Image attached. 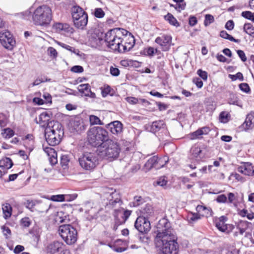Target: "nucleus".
<instances>
[{"label":"nucleus","instance_id":"f257e3e1","mask_svg":"<svg viewBox=\"0 0 254 254\" xmlns=\"http://www.w3.org/2000/svg\"><path fill=\"white\" fill-rule=\"evenodd\" d=\"M157 234L155 242L158 247L162 246L163 254H177L178 245L173 234L170 224L165 218L159 220L157 225Z\"/></svg>","mask_w":254,"mask_h":254},{"label":"nucleus","instance_id":"f03ea898","mask_svg":"<svg viewBox=\"0 0 254 254\" xmlns=\"http://www.w3.org/2000/svg\"><path fill=\"white\" fill-rule=\"evenodd\" d=\"M128 32L121 28H114L109 30L105 35L106 44L112 50L120 53L127 51L123 42Z\"/></svg>","mask_w":254,"mask_h":254},{"label":"nucleus","instance_id":"7ed1b4c3","mask_svg":"<svg viewBox=\"0 0 254 254\" xmlns=\"http://www.w3.org/2000/svg\"><path fill=\"white\" fill-rule=\"evenodd\" d=\"M98 154L103 158L114 159L118 157L121 148L117 141L108 139L103 142L98 148Z\"/></svg>","mask_w":254,"mask_h":254},{"label":"nucleus","instance_id":"20e7f679","mask_svg":"<svg viewBox=\"0 0 254 254\" xmlns=\"http://www.w3.org/2000/svg\"><path fill=\"white\" fill-rule=\"evenodd\" d=\"M52 17V10L46 5L38 6L33 12L32 16L34 24L43 26L49 25Z\"/></svg>","mask_w":254,"mask_h":254},{"label":"nucleus","instance_id":"39448f33","mask_svg":"<svg viewBox=\"0 0 254 254\" xmlns=\"http://www.w3.org/2000/svg\"><path fill=\"white\" fill-rule=\"evenodd\" d=\"M108 132L100 127H95L89 132L88 138L89 143L93 146L99 148L103 142L108 140Z\"/></svg>","mask_w":254,"mask_h":254},{"label":"nucleus","instance_id":"423d86ee","mask_svg":"<svg viewBox=\"0 0 254 254\" xmlns=\"http://www.w3.org/2000/svg\"><path fill=\"white\" fill-rule=\"evenodd\" d=\"M71 15L74 26L80 29H84L88 22L87 14L79 6L71 8Z\"/></svg>","mask_w":254,"mask_h":254},{"label":"nucleus","instance_id":"0eeeda50","mask_svg":"<svg viewBox=\"0 0 254 254\" xmlns=\"http://www.w3.org/2000/svg\"><path fill=\"white\" fill-rule=\"evenodd\" d=\"M59 232L64 242L67 245H72L77 240V232L71 225H63L59 227Z\"/></svg>","mask_w":254,"mask_h":254},{"label":"nucleus","instance_id":"6e6552de","mask_svg":"<svg viewBox=\"0 0 254 254\" xmlns=\"http://www.w3.org/2000/svg\"><path fill=\"white\" fill-rule=\"evenodd\" d=\"M81 167L85 170H93L98 164V158L94 153L85 152L79 158Z\"/></svg>","mask_w":254,"mask_h":254},{"label":"nucleus","instance_id":"1a4fd4ad","mask_svg":"<svg viewBox=\"0 0 254 254\" xmlns=\"http://www.w3.org/2000/svg\"><path fill=\"white\" fill-rule=\"evenodd\" d=\"M0 43L6 49L11 51L16 45V41L13 35L7 30L0 32Z\"/></svg>","mask_w":254,"mask_h":254},{"label":"nucleus","instance_id":"9d476101","mask_svg":"<svg viewBox=\"0 0 254 254\" xmlns=\"http://www.w3.org/2000/svg\"><path fill=\"white\" fill-rule=\"evenodd\" d=\"M227 218L222 216L216 218L215 220V225L217 229L224 233L229 234L232 231L234 226L232 224H226Z\"/></svg>","mask_w":254,"mask_h":254},{"label":"nucleus","instance_id":"9b49d317","mask_svg":"<svg viewBox=\"0 0 254 254\" xmlns=\"http://www.w3.org/2000/svg\"><path fill=\"white\" fill-rule=\"evenodd\" d=\"M135 228L140 233H146L150 230V221L144 217H138L134 224Z\"/></svg>","mask_w":254,"mask_h":254},{"label":"nucleus","instance_id":"f8f14e48","mask_svg":"<svg viewBox=\"0 0 254 254\" xmlns=\"http://www.w3.org/2000/svg\"><path fill=\"white\" fill-rule=\"evenodd\" d=\"M109 194V196L108 197L109 199V205L112 206L113 208H115V212L124 210V208H120L118 209L115 208L117 207L120 206L122 204V201L119 194L116 191L110 192Z\"/></svg>","mask_w":254,"mask_h":254},{"label":"nucleus","instance_id":"ddd939ff","mask_svg":"<svg viewBox=\"0 0 254 254\" xmlns=\"http://www.w3.org/2000/svg\"><path fill=\"white\" fill-rule=\"evenodd\" d=\"M155 42L160 46L163 51H168L171 46L172 37L168 35H163L157 37Z\"/></svg>","mask_w":254,"mask_h":254},{"label":"nucleus","instance_id":"4468645a","mask_svg":"<svg viewBox=\"0 0 254 254\" xmlns=\"http://www.w3.org/2000/svg\"><path fill=\"white\" fill-rule=\"evenodd\" d=\"M65 249V246L63 242L54 241L47 246L46 251L48 254H55L57 253H63Z\"/></svg>","mask_w":254,"mask_h":254},{"label":"nucleus","instance_id":"2eb2a0df","mask_svg":"<svg viewBox=\"0 0 254 254\" xmlns=\"http://www.w3.org/2000/svg\"><path fill=\"white\" fill-rule=\"evenodd\" d=\"M45 132L57 134H64L62 125L59 122L55 121H50L48 123V126L46 127Z\"/></svg>","mask_w":254,"mask_h":254},{"label":"nucleus","instance_id":"dca6fc26","mask_svg":"<svg viewBox=\"0 0 254 254\" xmlns=\"http://www.w3.org/2000/svg\"><path fill=\"white\" fill-rule=\"evenodd\" d=\"M166 125L164 122L162 120H159L152 122L151 125H146V129L148 131L155 133L164 129Z\"/></svg>","mask_w":254,"mask_h":254},{"label":"nucleus","instance_id":"f3484780","mask_svg":"<svg viewBox=\"0 0 254 254\" xmlns=\"http://www.w3.org/2000/svg\"><path fill=\"white\" fill-rule=\"evenodd\" d=\"M64 134L48 133L45 132V137L47 142L51 146L58 144L63 136Z\"/></svg>","mask_w":254,"mask_h":254},{"label":"nucleus","instance_id":"a211bd4d","mask_svg":"<svg viewBox=\"0 0 254 254\" xmlns=\"http://www.w3.org/2000/svg\"><path fill=\"white\" fill-rule=\"evenodd\" d=\"M240 173L247 176H254V166L250 162H245L238 168Z\"/></svg>","mask_w":254,"mask_h":254},{"label":"nucleus","instance_id":"6ab92c4d","mask_svg":"<svg viewBox=\"0 0 254 254\" xmlns=\"http://www.w3.org/2000/svg\"><path fill=\"white\" fill-rule=\"evenodd\" d=\"M77 89L80 93L86 97L93 99L96 97L95 93L91 91L90 86L89 84H81L78 86Z\"/></svg>","mask_w":254,"mask_h":254},{"label":"nucleus","instance_id":"aec40b11","mask_svg":"<svg viewBox=\"0 0 254 254\" xmlns=\"http://www.w3.org/2000/svg\"><path fill=\"white\" fill-rule=\"evenodd\" d=\"M51 113L48 112H44L42 113L38 117L36 118L35 120L37 124L43 127H46L48 126V123L51 119Z\"/></svg>","mask_w":254,"mask_h":254},{"label":"nucleus","instance_id":"412c9836","mask_svg":"<svg viewBox=\"0 0 254 254\" xmlns=\"http://www.w3.org/2000/svg\"><path fill=\"white\" fill-rule=\"evenodd\" d=\"M154 211L152 205L149 203L146 204L140 209V216L139 217H144L146 219L154 216Z\"/></svg>","mask_w":254,"mask_h":254},{"label":"nucleus","instance_id":"4be33fe9","mask_svg":"<svg viewBox=\"0 0 254 254\" xmlns=\"http://www.w3.org/2000/svg\"><path fill=\"white\" fill-rule=\"evenodd\" d=\"M45 152L49 156V160L52 165L56 164L58 162L57 153L55 149L51 147L44 148Z\"/></svg>","mask_w":254,"mask_h":254},{"label":"nucleus","instance_id":"5701e85b","mask_svg":"<svg viewBox=\"0 0 254 254\" xmlns=\"http://www.w3.org/2000/svg\"><path fill=\"white\" fill-rule=\"evenodd\" d=\"M108 127L111 132L116 135L120 134L123 131V125L118 121H114L108 124Z\"/></svg>","mask_w":254,"mask_h":254},{"label":"nucleus","instance_id":"b1692460","mask_svg":"<svg viewBox=\"0 0 254 254\" xmlns=\"http://www.w3.org/2000/svg\"><path fill=\"white\" fill-rule=\"evenodd\" d=\"M203 156L200 148L196 145L193 146L190 150V159L199 161Z\"/></svg>","mask_w":254,"mask_h":254},{"label":"nucleus","instance_id":"393cba45","mask_svg":"<svg viewBox=\"0 0 254 254\" xmlns=\"http://www.w3.org/2000/svg\"><path fill=\"white\" fill-rule=\"evenodd\" d=\"M210 131V129L209 127H202L190 133V138L191 140L199 138L201 135L207 134Z\"/></svg>","mask_w":254,"mask_h":254},{"label":"nucleus","instance_id":"a878e982","mask_svg":"<svg viewBox=\"0 0 254 254\" xmlns=\"http://www.w3.org/2000/svg\"><path fill=\"white\" fill-rule=\"evenodd\" d=\"M89 42L91 47L100 48L103 43H105V39L103 40L96 34H94L89 37Z\"/></svg>","mask_w":254,"mask_h":254},{"label":"nucleus","instance_id":"bb28decb","mask_svg":"<svg viewBox=\"0 0 254 254\" xmlns=\"http://www.w3.org/2000/svg\"><path fill=\"white\" fill-rule=\"evenodd\" d=\"M242 126L246 130L252 129L254 127V112H251L247 115Z\"/></svg>","mask_w":254,"mask_h":254},{"label":"nucleus","instance_id":"cd10ccee","mask_svg":"<svg viewBox=\"0 0 254 254\" xmlns=\"http://www.w3.org/2000/svg\"><path fill=\"white\" fill-rule=\"evenodd\" d=\"M157 156H154L150 158L144 165L145 171H148L153 168L157 169Z\"/></svg>","mask_w":254,"mask_h":254},{"label":"nucleus","instance_id":"c85d7f7f","mask_svg":"<svg viewBox=\"0 0 254 254\" xmlns=\"http://www.w3.org/2000/svg\"><path fill=\"white\" fill-rule=\"evenodd\" d=\"M82 122L79 119H75L70 122V127L73 131H79L83 127Z\"/></svg>","mask_w":254,"mask_h":254},{"label":"nucleus","instance_id":"c756f323","mask_svg":"<svg viewBox=\"0 0 254 254\" xmlns=\"http://www.w3.org/2000/svg\"><path fill=\"white\" fill-rule=\"evenodd\" d=\"M196 210L197 212L199 213L200 215L202 216L208 217L211 216L212 212L211 210L205 206L197 205L196 207Z\"/></svg>","mask_w":254,"mask_h":254},{"label":"nucleus","instance_id":"7c9ffc66","mask_svg":"<svg viewBox=\"0 0 254 254\" xmlns=\"http://www.w3.org/2000/svg\"><path fill=\"white\" fill-rule=\"evenodd\" d=\"M24 145L28 148L29 152L32 151L34 148L33 136L31 134H28L25 136L24 139Z\"/></svg>","mask_w":254,"mask_h":254},{"label":"nucleus","instance_id":"2f4dec72","mask_svg":"<svg viewBox=\"0 0 254 254\" xmlns=\"http://www.w3.org/2000/svg\"><path fill=\"white\" fill-rule=\"evenodd\" d=\"M2 209L4 219H7L10 217L12 213V207L10 204L8 203L3 204L2 206Z\"/></svg>","mask_w":254,"mask_h":254},{"label":"nucleus","instance_id":"473e14b6","mask_svg":"<svg viewBox=\"0 0 254 254\" xmlns=\"http://www.w3.org/2000/svg\"><path fill=\"white\" fill-rule=\"evenodd\" d=\"M0 165L7 171V170L11 168L13 163L10 158L6 157L0 161Z\"/></svg>","mask_w":254,"mask_h":254},{"label":"nucleus","instance_id":"72a5a7b5","mask_svg":"<svg viewBox=\"0 0 254 254\" xmlns=\"http://www.w3.org/2000/svg\"><path fill=\"white\" fill-rule=\"evenodd\" d=\"M169 161V158L168 156H164L162 157L158 158L157 157L156 165L157 169H159L164 167Z\"/></svg>","mask_w":254,"mask_h":254},{"label":"nucleus","instance_id":"f704fd0d","mask_svg":"<svg viewBox=\"0 0 254 254\" xmlns=\"http://www.w3.org/2000/svg\"><path fill=\"white\" fill-rule=\"evenodd\" d=\"M164 18L171 25L177 27L179 26V22L172 14L168 13L164 16Z\"/></svg>","mask_w":254,"mask_h":254},{"label":"nucleus","instance_id":"c9c22d12","mask_svg":"<svg viewBox=\"0 0 254 254\" xmlns=\"http://www.w3.org/2000/svg\"><path fill=\"white\" fill-rule=\"evenodd\" d=\"M220 36L224 39H228L235 43H239L240 42V40L235 39L231 35H229L226 31L224 30L220 32Z\"/></svg>","mask_w":254,"mask_h":254},{"label":"nucleus","instance_id":"e433bc0d","mask_svg":"<svg viewBox=\"0 0 254 254\" xmlns=\"http://www.w3.org/2000/svg\"><path fill=\"white\" fill-rule=\"evenodd\" d=\"M244 31L254 38V27L251 23H246L244 25Z\"/></svg>","mask_w":254,"mask_h":254},{"label":"nucleus","instance_id":"4c0bfd02","mask_svg":"<svg viewBox=\"0 0 254 254\" xmlns=\"http://www.w3.org/2000/svg\"><path fill=\"white\" fill-rule=\"evenodd\" d=\"M200 218L199 213L190 212L188 214L187 219L189 223H193Z\"/></svg>","mask_w":254,"mask_h":254},{"label":"nucleus","instance_id":"58836bf2","mask_svg":"<svg viewBox=\"0 0 254 254\" xmlns=\"http://www.w3.org/2000/svg\"><path fill=\"white\" fill-rule=\"evenodd\" d=\"M143 199L141 196H135L133 200L130 203V206L137 207L142 203Z\"/></svg>","mask_w":254,"mask_h":254},{"label":"nucleus","instance_id":"ea45409f","mask_svg":"<svg viewBox=\"0 0 254 254\" xmlns=\"http://www.w3.org/2000/svg\"><path fill=\"white\" fill-rule=\"evenodd\" d=\"M1 134L3 137L5 138H9L14 135V131L10 128H6L3 129Z\"/></svg>","mask_w":254,"mask_h":254},{"label":"nucleus","instance_id":"a19ab883","mask_svg":"<svg viewBox=\"0 0 254 254\" xmlns=\"http://www.w3.org/2000/svg\"><path fill=\"white\" fill-rule=\"evenodd\" d=\"M89 122L91 125H103V123L101 122L100 119L96 116L94 115H90L89 116Z\"/></svg>","mask_w":254,"mask_h":254},{"label":"nucleus","instance_id":"79ce46f5","mask_svg":"<svg viewBox=\"0 0 254 254\" xmlns=\"http://www.w3.org/2000/svg\"><path fill=\"white\" fill-rule=\"evenodd\" d=\"M228 103L230 105H234L242 107V105H240V102L237 97L233 94L230 95V97L228 99Z\"/></svg>","mask_w":254,"mask_h":254},{"label":"nucleus","instance_id":"37998d69","mask_svg":"<svg viewBox=\"0 0 254 254\" xmlns=\"http://www.w3.org/2000/svg\"><path fill=\"white\" fill-rule=\"evenodd\" d=\"M170 6L173 7L176 10L180 12L185 9L186 3L185 1H184L180 3H177L176 4H171Z\"/></svg>","mask_w":254,"mask_h":254},{"label":"nucleus","instance_id":"c03bdc74","mask_svg":"<svg viewBox=\"0 0 254 254\" xmlns=\"http://www.w3.org/2000/svg\"><path fill=\"white\" fill-rule=\"evenodd\" d=\"M241 15L244 18L251 20L254 22V13L249 11H246L242 12Z\"/></svg>","mask_w":254,"mask_h":254},{"label":"nucleus","instance_id":"a18cd8bd","mask_svg":"<svg viewBox=\"0 0 254 254\" xmlns=\"http://www.w3.org/2000/svg\"><path fill=\"white\" fill-rule=\"evenodd\" d=\"M229 77L232 80L235 81L237 79L240 80V81L244 80V77L243 74L241 72H238L236 74H229Z\"/></svg>","mask_w":254,"mask_h":254},{"label":"nucleus","instance_id":"49530a36","mask_svg":"<svg viewBox=\"0 0 254 254\" xmlns=\"http://www.w3.org/2000/svg\"><path fill=\"white\" fill-rule=\"evenodd\" d=\"M47 54L52 58L56 59L58 56V52L52 47H50L47 49Z\"/></svg>","mask_w":254,"mask_h":254},{"label":"nucleus","instance_id":"de8ad7c7","mask_svg":"<svg viewBox=\"0 0 254 254\" xmlns=\"http://www.w3.org/2000/svg\"><path fill=\"white\" fill-rule=\"evenodd\" d=\"M214 21V17L211 14H206L204 24L205 26H207Z\"/></svg>","mask_w":254,"mask_h":254},{"label":"nucleus","instance_id":"09e8293b","mask_svg":"<svg viewBox=\"0 0 254 254\" xmlns=\"http://www.w3.org/2000/svg\"><path fill=\"white\" fill-rule=\"evenodd\" d=\"M69 160L67 155H62L61 157V164L64 169L67 167Z\"/></svg>","mask_w":254,"mask_h":254},{"label":"nucleus","instance_id":"8fccbe9b","mask_svg":"<svg viewBox=\"0 0 254 254\" xmlns=\"http://www.w3.org/2000/svg\"><path fill=\"white\" fill-rule=\"evenodd\" d=\"M94 14L97 18H102L105 16V12L101 8H96Z\"/></svg>","mask_w":254,"mask_h":254},{"label":"nucleus","instance_id":"3c124183","mask_svg":"<svg viewBox=\"0 0 254 254\" xmlns=\"http://www.w3.org/2000/svg\"><path fill=\"white\" fill-rule=\"evenodd\" d=\"M65 195L64 194H58L54 195L51 196V200L54 201L61 202L65 201Z\"/></svg>","mask_w":254,"mask_h":254},{"label":"nucleus","instance_id":"603ef678","mask_svg":"<svg viewBox=\"0 0 254 254\" xmlns=\"http://www.w3.org/2000/svg\"><path fill=\"white\" fill-rule=\"evenodd\" d=\"M36 205V202L33 200H27L26 202V207L31 211H34V207Z\"/></svg>","mask_w":254,"mask_h":254},{"label":"nucleus","instance_id":"864d4df0","mask_svg":"<svg viewBox=\"0 0 254 254\" xmlns=\"http://www.w3.org/2000/svg\"><path fill=\"white\" fill-rule=\"evenodd\" d=\"M167 183L166 178L164 176L159 178L156 181V184L161 187H164Z\"/></svg>","mask_w":254,"mask_h":254},{"label":"nucleus","instance_id":"5fc2aeb1","mask_svg":"<svg viewBox=\"0 0 254 254\" xmlns=\"http://www.w3.org/2000/svg\"><path fill=\"white\" fill-rule=\"evenodd\" d=\"M219 118L222 123H227L228 121V114L225 112H222L220 113Z\"/></svg>","mask_w":254,"mask_h":254},{"label":"nucleus","instance_id":"6e6d98bb","mask_svg":"<svg viewBox=\"0 0 254 254\" xmlns=\"http://www.w3.org/2000/svg\"><path fill=\"white\" fill-rule=\"evenodd\" d=\"M45 104L52 103V97L50 94L44 93L42 96Z\"/></svg>","mask_w":254,"mask_h":254},{"label":"nucleus","instance_id":"4d7b16f0","mask_svg":"<svg viewBox=\"0 0 254 254\" xmlns=\"http://www.w3.org/2000/svg\"><path fill=\"white\" fill-rule=\"evenodd\" d=\"M70 70L75 73H81L83 71L84 69L83 67L80 65H74L71 67Z\"/></svg>","mask_w":254,"mask_h":254},{"label":"nucleus","instance_id":"13d9d810","mask_svg":"<svg viewBox=\"0 0 254 254\" xmlns=\"http://www.w3.org/2000/svg\"><path fill=\"white\" fill-rule=\"evenodd\" d=\"M239 87L242 91L246 93H248L250 91V88L249 85L246 83H241L239 85Z\"/></svg>","mask_w":254,"mask_h":254},{"label":"nucleus","instance_id":"bf43d9fd","mask_svg":"<svg viewBox=\"0 0 254 254\" xmlns=\"http://www.w3.org/2000/svg\"><path fill=\"white\" fill-rule=\"evenodd\" d=\"M22 225L25 227H28L31 224V221L28 217H24L21 220Z\"/></svg>","mask_w":254,"mask_h":254},{"label":"nucleus","instance_id":"052dcab7","mask_svg":"<svg viewBox=\"0 0 254 254\" xmlns=\"http://www.w3.org/2000/svg\"><path fill=\"white\" fill-rule=\"evenodd\" d=\"M3 235L6 237V238L9 237L11 234V231L10 229L6 226H3L1 228Z\"/></svg>","mask_w":254,"mask_h":254},{"label":"nucleus","instance_id":"680f3d73","mask_svg":"<svg viewBox=\"0 0 254 254\" xmlns=\"http://www.w3.org/2000/svg\"><path fill=\"white\" fill-rule=\"evenodd\" d=\"M198 75L203 80H206L207 79V73L201 69H198L197 71Z\"/></svg>","mask_w":254,"mask_h":254},{"label":"nucleus","instance_id":"e2e57ef3","mask_svg":"<svg viewBox=\"0 0 254 254\" xmlns=\"http://www.w3.org/2000/svg\"><path fill=\"white\" fill-rule=\"evenodd\" d=\"M216 200L219 203H225L227 202V198L225 195L221 194L217 196Z\"/></svg>","mask_w":254,"mask_h":254},{"label":"nucleus","instance_id":"0e129e2a","mask_svg":"<svg viewBox=\"0 0 254 254\" xmlns=\"http://www.w3.org/2000/svg\"><path fill=\"white\" fill-rule=\"evenodd\" d=\"M127 101L130 104L134 105L138 104V98L133 97H128L126 98Z\"/></svg>","mask_w":254,"mask_h":254},{"label":"nucleus","instance_id":"69168bd1","mask_svg":"<svg viewBox=\"0 0 254 254\" xmlns=\"http://www.w3.org/2000/svg\"><path fill=\"white\" fill-rule=\"evenodd\" d=\"M72 28L67 23L63 24V27L62 28V32L69 33L72 32Z\"/></svg>","mask_w":254,"mask_h":254},{"label":"nucleus","instance_id":"338daca9","mask_svg":"<svg viewBox=\"0 0 254 254\" xmlns=\"http://www.w3.org/2000/svg\"><path fill=\"white\" fill-rule=\"evenodd\" d=\"M62 212H58V215L56 218V220L57 221H58L60 223H63V222H64L65 221V219L66 218V217L65 216L64 217H63L62 216Z\"/></svg>","mask_w":254,"mask_h":254},{"label":"nucleus","instance_id":"774afa93","mask_svg":"<svg viewBox=\"0 0 254 254\" xmlns=\"http://www.w3.org/2000/svg\"><path fill=\"white\" fill-rule=\"evenodd\" d=\"M237 53L243 62H246L247 61V57L243 51L239 50L237 51Z\"/></svg>","mask_w":254,"mask_h":254}]
</instances>
